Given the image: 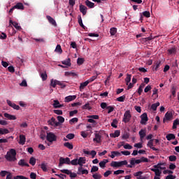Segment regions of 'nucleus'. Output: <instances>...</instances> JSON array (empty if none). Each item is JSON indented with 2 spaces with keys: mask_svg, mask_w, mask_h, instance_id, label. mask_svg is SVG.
I'll return each instance as SVG.
<instances>
[{
  "mask_svg": "<svg viewBox=\"0 0 179 179\" xmlns=\"http://www.w3.org/2000/svg\"><path fill=\"white\" fill-rule=\"evenodd\" d=\"M141 15H143V16H145V17H149L150 16V12L144 11Z\"/></svg>",
  "mask_w": 179,
  "mask_h": 179,
  "instance_id": "obj_60",
  "label": "nucleus"
},
{
  "mask_svg": "<svg viewBox=\"0 0 179 179\" xmlns=\"http://www.w3.org/2000/svg\"><path fill=\"white\" fill-rule=\"evenodd\" d=\"M125 98H126L125 95L120 96V97L117 98V101H120V103H123V101H124V100H125Z\"/></svg>",
  "mask_w": 179,
  "mask_h": 179,
  "instance_id": "obj_51",
  "label": "nucleus"
},
{
  "mask_svg": "<svg viewBox=\"0 0 179 179\" xmlns=\"http://www.w3.org/2000/svg\"><path fill=\"white\" fill-rule=\"evenodd\" d=\"M6 103L8 106H9L10 107H12V108H13L14 110H20V106H19L18 105H16L15 103H12L10 100L7 99Z\"/></svg>",
  "mask_w": 179,
  "mask_h": 179,
  "instance_id": "obj_10",
  "label": "nucleus"
},
{
  "mask_svg": "<svg viewBox=\"0 0 179 179\" xmlns=\"http://www.w3.org/2000/svg\"><path fill=\"white\" fill-rule=\"evenodd\" d=\"M13 179H27V178L23 176H15Z\"/></svg>",
  "mask_w": 179,
  "mask_h": 179,
  "instance_id": "obj_64",
  "label": "nucleus"
},
{
  "mask_svg": "<svg viewBox=\"0 0 179 179\" xmlns=\"http://www.w3.org/2000/svg\"><path fill=\"white\" fill-rule=\"evenodd\" d=\"M62 64L63 65H66V66H71V65H72V64L71 63V59H69V58H68L66 60L62 61Z\"/></svg>",
  "mask_w": 179,
  "mask_h": 179,
  "instance_id": "obj_30",
  "label": "nucleus"
},
{
  "mask_svg": "<svg viewBox=\"0 0 179 179\" xmlns=\"http://www.w3.org/2000/svg\"><path fill=\"white\" fill-rule=\"evenodd\" d=\"M76 99V95H70L65 97V102L69 103V101H72Z\"/></svg>",
  "mask_w": 179,
  "mask_h": 179,
  "instance_id": "obj_22",
  "label": "nucleus"
},
{
  "mask_svg": "<svg viewBox=\"0 0 179 179\" xmlns=\"http://www.w3.org/2000/svg\"><path fill=\"white\" fill-rule=\"evenodd\" d=\"M169 162H176L177 160V157L176 155H171L169 157Z\"/></svg>",
  "mask_w": 179,
  "mask_h": 179,
  "instance_id": "obj_55",
  "label": "nucleus"
},
{
  "mask_svg": "<svg viewBox=\"0 0 179 179\" xmlns=\"http://www.w3.org/2000/svg\"><path fill=\"white\" fill-rule=\"evenodd\" d=\"M77 174L78 176H82L83 174L87 175V174H89V171H87V169H83V166H79L78 169Z\"/></svg>",
  "mask_w": 179,
  "mask_h": 179,
  "instance_id": "obj_11",
  "label": "nucleus"
},
{
  "mask_svg": "<svg viewBox=\"0 0 179 179\" xmlns=\"http://www.w3.org/2000/svg\"><path fill=\"white\" fill-rule=\"evenodd\" d=\"M61 86L62 89H64L66 85L65 84L62 83L61 81L56 80V85Z\"/></svg>",
  "mask_w": 179,
  "mask_h": 179,
  "instance_id": "obj_48",
  "label": "nucleus"
},
{
  "mask_svg": "<svg viewBox=\"0 0 179 179\" xmlns=\"http://www.w3.org/2000/svg\"><path fill=\"white\" fill-rule=\"evenodd\" d=\"M41 79H42V80H47V78H48V76H47V73H41Z\"/></svg>",
  "mask_w": 179,
  "mask_h": 179,
  "instance_id": "obj_49",
  "label": "nucleus"
},
{
  "mask_svg": "<svg viewBox=\"0 0 179 179\" xmlns=\"http://www.w3.org/2000/svg\"><path fill=\"white\" fill-rule=\"evenodd\" d=\"M64 164H71V159L69 157L64 158L61 157L59 158V167H62Z\"/></svg>",
  "mask_w": 179,
  "mask_h": 179,
  "instance_id": "obj_3",
  "label": "nucleus"
},
{
  "mask_svg": "<svg viewBox=\"0 0 179 179\" xmlns=\"http://www.w3.org/2000/svg\"><path fill=\"white\" fill-rule=\"evenodd\" d=\"M132 77V76L131 74H127V77L125 78V82H126V85H129V83L131 82V78Z\"/></svg>",
  "mask_w": 179,
  "mask_h": 179,
  "instance_id": "obj_42",
  "label": "nucleus"
},
{
  "mask_svg": "<svg viewBox=\"0 0 179 179\" xmlns=\"http://www.w3.org/2000/svg\"><path fill=\"white\" fill-rule=\"evenodd\" d=\"M49 23H50L51 24H52V26L56 27L57 26V22H55V20H54V18H52L51 16L50 15H47L46 16Z\"/></svg>",
  "mask_w": 179,
  "mask_h": 179,
  "instance_id": "obj_21",
  "label": "nucleus"
},
{
  "mask_svg": "<svg viewBox=\"0 0 179 179\" xmlns=\"http://www.w3.org/2000/svg\"><path fill=\"white\" fill-rule=\"evenodd\" d=\"M50 86H52V87H56V86H57V80L52 79L50 80Z\"/></svg>",
  "mask_w": 179,
  "mask_h": 179,
  "instance_id": "obj_52",
  "label": "nucleus"
},
{
  "mask_svg": "<svg viewBox=\"0 0 179 179\" xmlns=\"http://www.w3.org/2000/svg\"><path fill=\"white\" fill-rule=\"evenodd\" d=\"M66 138H67V139H73V138H75V134H69L66 136Z\"/></svg>",
  "mask_w": 179,
  "mask_h": 179,
  "instance_id": "obj_62",
  "label": "nucleus"
},
{
  "mask_svg": "<svg viewBox=\"0 0 179 179\" xmlns=\"http://www.w3.org/2000/svg\"><path fill=\"white\" fill-rule=\"evenodd\" d=\"M122 166H128V161L124 160L121 162H117V167H122Z\"/></svg>",
  "mask_w": 179,
  "mask_h": 179,
  "instance_id": "obj_29",
  "label": "nucleus"
},
{
  "mask_svg": "<svg viewBox=\"0 0 179 179\" xmlns=\"http://www.w3.org/2000/svg\"><path fill=\"white\" fill-rule=\"evenodd\" d=\"M138 135L140 136V139L141 141H143V138H145V136H146V130L144 129H141L139 132H138Z\"/></svg>",
  "mask_w": 179,
  "mask_h": 179,
  "instance_id": "obj_24",
  "label": "nucleus"
},
{
  "mask_svg": "<svg viewBox=\"0 0 179 179\" xmlns=\"http://www.w3.org/2000/svg\"><path fill=\"white\" fill-rule=\"evenodd\" d=\"M178 125H179V120L176 119L173 121L172 129H177Z\"/></svg>",
  "mask_w": 179,
  "mask_h": 179,
  "instance_id": "obj_41",
  "label": "nucleus"
},
{
  "mask_svg": "<svg viewBox=\"0 0 179 179\" xmlns=\"http://www.w3.org/2000/svg\"><path fill=\"white\" fill-rule=\"evenodd\" d=\"M48 124L49 125H52V127H59L61 124L59 122H57V120H55V117H52L50 120L48 121Z\"/></svg>",
  "mask_w": 179,
  "mask_h": 179,
  "instance_id": "obj_8",
  "label": "nucleus"
},
{
  "mask_svg": "<svg viewBox=\"0 0 179 179\" xmlns=\"http://www.w3.org/2000/svg\"><path fill=\"white\" fill-rule=\"evenodd\" d=\"M96 171H99V167L93 166L91 169V173H96Z\"/></svg>",
  "mask_w": 179,
  "mask_h": 179,
  "instance_id": "obj_58",
  "label": "nucleus"
},
{
  "mask_svg": "<svg viewBox=\"0 0 179 179\" xmlns=\"http://www.w3.org/2000/svg\"><path fill=\"white\" fill-rule=\"evenodd\" d=\"M64 75H65V76H73V77L77 76L76 73L68 72V71H66L64 73Z\"/></svg>",
  "mask_w": 179,
  "mask_h": 179,
  "instance_id": "obj_44",
  "label": "nucleus"
},
{
  "mask_svg": "<svg viewBox=\"0 0 179 179\" xmlns=\"http://www.w3.org/2000/svg\"><path fill=\"white\" fill-rule=\"evenodd\" d=\"M78 24H80V27H83L84 30H86V27L83 24V22L82 21V17H78Z\"/></svg>",
  "mask_w": 179,
  "mask_h": 179,
  "instance_id": "obj_43",
  "label": "nucleus"
},
{
  "mask_svg": "<svg viewBox=\"0 0 179 179\" xmlns=\"http://www.w3.org/2000/svg\"><path fill=\"white\" fill-rule=\"evenodd\" d=\"M20 145H24L26 143V136L23 134L20 135V141L18 142Z\"/></svg>",
  "mask_w": 179,
  "mask_h": 179,
  "instance_id": "obj_19",
  "label": "nucleus"
},
{
  "mask_svg": "<svg viewBox=\"0 0 179 179\" xmlns=\"http://www.w3.org/2000/svg\"><path fill=\"white\" fill-rule=\"evenodd\" d=\"M55 52H58L59 54H62V48H61V45H57L56 46Z\"/></svg>",
  "mask_w": 179,
  "mask_h": 179,
  "instance_id": "obj_37",
  "label": "nucleus"
},
{
  "mask_svg": "<svg viewBox=\"0 0 179 179\" xmlns=\"http://www.w3.org/2000/svg\"><path fill=\"white\" fill-rule=\"evenodd\" d=\"M153 141H154V139L150 140L148 142L147 145L148 146V148H150L152 150H154L155 152H157V151H159V149L153 147Z\"/></svg>",
  "mask_w": 179,
  "mask_h": 179,
  "instance_id": "obj_17",
  "label": "nucleus"
},
{
  "mask_svg": "<svg viewBox=\"0 0 179 179\" xmlns=\"http://www.w3.org/2000/svg\"><path fill=\"white\" fill-rule=\"evenodd\" d=\"M64 146L65 148H67V149H69L70 150H72L73 149V145L69 142H66L64 143Z\"/></svg>",
  "mask_w": 179,
  "mask_h": 179,
  "instance_id": "obj_32",
  "label": "nucleus"
},
{
  "mask_svg": "<svg viewBox=\"0 0 179 179\" xmlns=\"http://www.w3.org/2000/svg\"><path fill=\"white\" fill-rule=\"evenodd\" d=\"M80 12H81V13H83V15H86V13H87V7H86L84 5H80Z\"/></svg>",
  "mask_w": 179,
  "mask_h": 179,
  "instance_id": "obj_25",
  "label": "nucleus"
},
{
  "mask_svg": "<svg viewBox=\"0 0 179 179\" xmlns=\"http://www.w3.org/2000/svg\"><path fill=\"white\" fill-rule=\"evenodd\" d=\"M115 33H117V28H111L110 30V34L111 36H115Z\"/></svg>",
  "mask_w": 179,
  "mask_h": 179,
  "instance_id": "obj_50",
  "label": "nucleus"
},
{
  "mask_svg": "<svg viewBox=\"0 0 179 179\" xmlns=\"http://www.w3.org/2000/svg\"><path fill=\"white\" fill-rule=\"evenodd\" d=\"M41 170H43V171H48V169H47V164L43 162L41 165Z\"/></svg>",
  "mask_w": 179,
  "mask_h": 179,
  "instance_id": "obj_45",
  "label": "nucleus"
},
{
  "mask_svg": "<svg viewBox=\"0 0 179 179\" xmlns=\"http://www.w3.org/2000/svg\"><path fill=\"white\" fill-rule=\"evenodd\" d=\"M70 164H71V166H78V164H79L78 159L76 158V159L70 161Z\"/></svg>",
  "mask_w": 179,
  "mask_h": 179,
  "instance_id": "obj_39",
  "label": "nucleus"
},
{
  "mask_svg": "<svg viewBox=\"0 0 179 179\" xmlns=\"http://www.w3.org/2000/svg\"><path fill=\"white\" fill-rule=\"evenodd\" d=\"M18 164L21 166V167H29L30 165H29V164L27 162H26V161L24 159H20L18 162Z\"/></svg>",
  "mask_w": 179,
  "mask_h": 179,
  "instance_id": "obj_18",
  "label": "nucleus"
},
{
  "mask_svg": "<svg viewBox=\"0 0 179 179\" xmlns=\"http://www.w3.org/2000/svg\"><path fill=\"white\" fill-rule=\"evenodd\" d=\"M111 167H118V162L113 161L110 163Z\"/></svg>",
  "mask_w": 179,
  "mask_h": 179,
  "instance_id": "obj_63",
  "label": "nucleus"
},
{
  "mask_svg": "<svg viewBox=\"0 0 179 179\" xmlns=\"http://www.w3.org/2000/svg\"><path fill=\"white\" fill-rule=\"evenodd\" d=\"M9 131L8 130V129H2L0 128V136L1 135H6V134H9Z\"/></svg>",
  "mask_w": 179,
  "mask_h": 179,
  "instance_id": "obj_36",
  "label": "nucleus"
},
{
  "mask_svg": "<svg viewBox=\"0 0 179 179\" xmlns=\"http://www.w3.org/2000/svg\"><path fill=\"white\" fill-rule=\"evenodd\" d=\"M9 24H13V26H14V27L17 29V30H22V27H20L19 25V23L16 22H13L12 21V20H9Z\"/></svg>",
  "mask_w": 179,
  "mask_h": 179,
  "instance_id": "obj_16",
  "label": "nucleus"
},
{
  "mask_svg": "<svg viewBox=\"0 0 179 179\" xmlns=\"http://www.w3.org/2000/svg\"><path fill=\"white\" fill-rule=\"evenodd\" d=\"M6 160L8 162H15L16 160V150L11 148L6 156Z\"/></svg>",
  "mask_w": 179,
  "mask_h": 179,
  "instance_id": "obj_1",
  "label": "nucleus"
},
{
  "mask_svg": "<svg viewBox=\"0 0 179 179\" xmlns=\"http://www.w3.org/2000/svg\"><path fill=\"white\" fill-rule=\"evenodd\" d=\"M143 87H145V83H141L137 90V93L141 96L142 94V92H143Z\"/></svg>",
  "mask_w": 179,
  "mask_h": 179,
  "instance_id": "obj_28",
  "label": "nucleus"
},
{
  "mask_svg": "<svg viewBox=\"0 0 179 179\" xmlns=\"http://www.w3.org/2000/svg\"><path fill=\"white\" fill-rule=\"evenodd\" d=\"M111 155H108L109 157H111V159H114L115 157V156H121V152H118V151H112L110 152Z\"/></svg>",
  "mask_w": 179,
  "mask_h": 179,
  "instance_id": "obj_20",
  "label": "nucleus"
},
{
  "mask_svg": "<svg viewBox=\"0 0 179 179\" xmlns=\"http://www.w3.org/2000/svg\"><path fill=\"white\" fill-rule=\"evenodd\" d=\"M46 139L48 142L52 143V142H55V141H57V136L52 132H49L47 133Z\"/></svg>",
  "mask_w": 179,
  "mask_h": 179,
  "instance_id": "obj_5",
  "label": "nucleus"
},
{
  "mask_svg": "<svg viewBox=\"0 0 179 179\" xmlns=\"http://www.w3.org/2000/svg\"><path fill=\"white\" fill-rule=\"evenodd\" d=\"M85 5L88 7V8H94V3L89 1V0H86L85 1Z\"/></svg>",
  "mask_w": 179,
  "mask_h": 179,
  "instance_id": "obj_34",
  "label": "nucleus"
},
{
  "mask_svg": "<svg viewBox=\"0 0 179 179\" xmlns=\"http://www.w3.org/2000/svg\"><path fill=\"white\" fill-rule=\"evenodd\" d=\"M132 115H131V111L127 110L124 114L122 119V122H124V124H128L131 121Z\"/></svg>",
  "mask_w": 179,
  "mask_h": 179,
  "instance_id": "obj_2",
  "label": "nucleus"
},
{
  "mask_svg": "<svg viewBox=\"0 0 179 179\" xmlns=\"http://www.w3.org/2000/svg\"><path fill=\"white\" fill-rule=\"evenodd\" d=\"M121 134V131L120 130L115 131L114 133H112L110 134V138H118Z\"/></svg>",
  "mask_w": 179,
  "mask_h": 179,
  "instance_id": "obj_26",
  "label": "nucleus"
},
{
  "mask_svg": "<svg viewBox=\"0 0 179 179\" xmlns=\"http://www.w3.org/2000/svg\"><path fill=\"white\" fill-rule=\"evenodd\" d=\"M159 106H160V103L157 102L155 103L152 104L151 108H152V110H153V111H156V110H157V107H159Z\"/></svg>",
  "mask_w": 179,
  "mask_h": 179,
  "instance_id": "obj_40",
  "label": "nucleus"
},
{
  "mask_svg": "<svg viewBox=\"0 0 179 179\" xmlns=\"http://www.w3.org/2000/svg\"><path fill=\"white\" fill-rule=\"evenodd\" d=\"M94 135L95 137L93 138L94 142L101 143V135L99 133H95Z\"/></svg>",
  "mask_w": 179,
  "mask_h": 179,
  "instance_id": "obj_13",
  "label": "nucleus"
},
{
  "mask_svg": "<svg viewBox=\"0 0 179 179\" xmlns=\"http://www.w3.org/2000/svg\"><path fill=\"white\" fill-rule=\"evenodd\" d=\"M117 124H118V121H117V120H113L112 123H111V127H113V128H117Z\"/></svg>",
  "mask_w": 179,
  "mask_h": 179,
  "instance_id": "obj_59",
  "label": "nucleus"
},
{
  "mask_svg": "<svg viewBox=\"0 0 179 179\" xmlns=\"http://www.w3.org/2000/svg\"><path fill=\"white\" fill-rule=\"evenodd\" d=\"M97 79V75L92 76L90 79L87 80V82L89 83H92V82H94V80H96Z\"/></svg>",
  "mask_w": 179,
  "mask_h": 179,
  "instance_id": "obj_53",
  "label": "nucleus"
},
{
  "mask_svg": "<svg viewBox=\"0 0 179 179\" xmlns=\"http://www.w3.org/2000/svg\"><path fill=\"white\" fill-rule=\"evenodd\" d=\"M90 83L87 82V80H86L84 83H81L80 85V92H82V90H83V89H85V87H86V86H87V85H89Z\"/></svg>",
  "mask_w": 179,
  "mask_h": 179,
  "instance_id": "obj_33",
  "label": "nucleus"
},
{
  "mask_svg": "<svg viewBox=\"0 0 179 179\" xmlns=\"http://www.w3.org/2000/svg\"><path fill=\"white\" fill-rule=\"evenodd\" d=\"M86 164V157H80L78 159V165L80 167H83L84 164Z\"/></svg>",
  "mask_w": 179,
  "mask_h": 179,
  "instance_id": "obj_15",
  "label": "nucleus"
},
{
  "mask_svg": "<svg viewBox=\"0 0 179 179\" xmlns=\"http://www.w3.org/2000/svg\"><path fill=\"white\" fill-rule=\"evenodd\" d=\"M57 120L59 121V124H64L65 122V118L62 116H57Z\"/></svg>",
  "mask_w": 179,
  "mask_h": 179,
  "instance_id": "obj_46",
  "label": "nucleus"
},
{
  "mask_svg": "<svg viewBox=\"0 0 179 179\" xmlns=\"http://www.w3.org/2000/svg\"><path fill=\"white\" fill-rule=\"evenodd\" d=\"M60 171L63 173V174H67L71 178H76V177H78V173H72L69 169H62Z\"/></svg>",
  "mask_w": 179,
  "mask_h": 179,
  "instance_id": "obj_4",
  "label": "nucleus"
},
{
  "mask_svg": "<svg viewBox=\"0 0 179 179\" xmlns=\"http://www.w3.org/2000/svg\"><path fill=\"white\" fill-rule=\"evenodd\" d=\"M107 163H108V159H103V161H101L99 164L101 169H104Z\"/></svg>",
  "mask_w": 179,
  "mask_h": 179,
  "instance_id": "obj_27",
  "label": "nucleus"
},
{
  "mask_svg": "<svg viewBox=\"0 0 179 179\" xmlns=\"http://www.w3.org/2000/svg\"><path fill=\"white\" fill-rule=\"evenodd\" d=\"M141 124H142V125H145L146 122H148V121L149 120V118L148 117V114L146 113H143L141 116Z\"/></svg>",
  "mask_w": 179,
  "mask_h": 179,
  "instance_id": "obj_9",
  "label": "nucleus"
},
{
  "mask_svg": "<svg viewBox=\"0 0 179 179\" xmlns=\"http://www.w3.org/2000/svg\"><path fill=\"white\" fill-rule=\"evenodd\" d=\"M141 164V159H136L135 158H131L130 160V164H128L127 167L128 169H132L135 166V164Z\"/></svg>",
  "mask_w": 179,
  "mask_h": 179,
  "instance_id": "obj_6",
  "label": "nucleus"
},
{
  "mask_svg": "<svg viewBox=\"0 0 179 179\" xmlns=\"http://www.w3.org/2000/svg\"><path fill=\"white\" fill-rule=\"evenodd\" d=\"M167 141H172V139H176V135L174 134H169L166 136Z\"/></svg>",
  "mask_w": 179,
  "mask_h": 179,
  "instance_id": "obj_35",
  "label": "nucleus"
},
{
  "mask_svg": "<svg viewBox=\"0 0 179 179\" xmlns=\"http://www.w3.org/2000/svg\"><path fill=\"white\" fill-rule=\"evenodd\" d=\"M83 110H92V106H90V103H87L82 106Z\"/></svg>",
  "mask_w": 179,
  "mask_h": 179,
  "instance_id": "obj_38",
  "label": "nucleus"
},
{
  "mask_svg": "<svg viewBox=\"0 0 179 179\" xmlns=\"http://www.w3.org/2000/svg\"><path fill=\"white\" fill-rule=\"evenodd\" d=\"M124 170H117V171H115L113 174H115V176H118L120 174H124Z\"/></svg>",
  "mask_w": 179,
  "mask_h": 179,
  "instance_id": "obj_54",
  "label": "nucleus"
},
{
  "mask_svg": "<svg viewBox=\"0 0 179 179\" xmlns=\"http://www.w3.org/2000/svg\"><path fill=\"white\" fill-rule=\"evenodd\" d=\"M83 62H85V59H83V58H78L77 59L78 65H82L83 64Z\"/></svg>",
  "mask_w": 179,
  "mask_h": 179,
  "instance_id": "obj_56",
  "label": "nucleus"
},
{
  "mask_svg": "<svg viewBox=\"0 0 179 179\" xmlns=\"http://www.w3.org/2000/svg\"><path fill=\"white\" fill-rule=\"evenodd\" d=\"M15 9H20L21 10H23L24 9V6H23V3H17L15 6H14Z\"/></svg>",
  "mask_w": 179,
  "mask_h": 179,
  "instance_id": "obj_31",
  "label": "nucleus"
},
{
  "mask_svg": "<svg viewBox=\"0 0 179 179\" xmlns=\"http://www.w3.org/2000/svg\"><path fill=\"white\" fill-rule=\"evenodd\" d=\"M78 120H79L77 117H74L69 120V123L71 124H75V122H78Z\"/></svg>",
  "mask_w": 179,
  "mask_h": 179,
  "instance_id": "obj_61",
  "label": "nucleus"
},
{
  "mask_svg": "<svg viewBox=\"0 0 179 179\" xmlns=\"http://www.w3.org/2000/svg\"><path fill=\"white\" fill-rule=\"evenodd\" d=\"M94 179H101V175L100 173H95L92 175Z\"/></svg>",
  "mask_w": 179,
  "mask_h": 179,
  "instance_id": "obj_57",
  "label": "nucleus"
},
{
  "mask_svg": "<svg viewBox=\"0 0 179 179\" xmlns=\"http://www.w3.org/2000/svg\"><path fill=\"white\" fill-rule=\"evenodd\" d=\"M173 112L168 111L165 114L164 117L163 119L164 124L166 122V121H171V120H173Z\"/></svg>",
  "mask_w": 179,
  "mask_h": 179,
  "instance_id": "obj_7",
  "label": "nucleus"
},
{
  "mask_svg": "<svg viewBox=\"0 0 179 179\" xmlns=\"http://www.w3.org/2000/svg\"><path fill=\"white\" fill-rule=\"evenodd\" d=\"M4 117L7 118V120H10V121L16 120V116L10 115L9 113H4Z\"/></svg>",
  "mask_w": 179,
  "mask_h": 179,
  "instance_id": "obj_23",
  "label": "nucleus"
},
{
  "mask_svg": "<svg viewBox=\"0 0 179 179\" xmlns=\"http://www.w3.org/2000/svg\"><path fill=\"white\" fill-rule=\"evenodd\" d=\"M143 174V171H138L134 173V177L137 179H148V177L142 176Z\"/></svg>",
  "mask_w": 179,
  "mask_h": 179,
  "instance_id": "obj_12",
  "label": "nucleus"
},
{
  "mask_svg": "<svg viewBox=\"0 0 179 179\" xmlns=\"http://www.w3.org/2000/svg\"><path fill=\"white\" fill-rule=\"evenodd\" d=\"M29 164H31V166H36V158L31 157L29 159Z\"/></svg>",
  "mask_w": 179,
  "mask_h": 179,
  "instance_id": "obj_47",
  "label": "nucleus"
},
{
  "mask_svg": "<svg viewBox=\"0 0 179 179\" xmlns=\"http://www.w3.org/2000/svg\"><path fill=\"white\" fill-rule=\"evenodd\" d=\"M52 106L54 108H61L62 107H64V104L59 103V101L58 100H54Z\"/></svg>",
  "mask_w": 179,
  "mask_h": 179,
  "instance_id": "obj_14",
  "label": "nucleus"
}]
</instances>
